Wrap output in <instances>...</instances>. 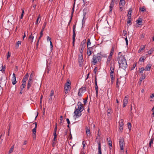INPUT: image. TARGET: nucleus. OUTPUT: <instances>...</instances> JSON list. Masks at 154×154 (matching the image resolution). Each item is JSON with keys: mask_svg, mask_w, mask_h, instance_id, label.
<instances>
[{"mask_svg": "<svg viewBox=\"0 0 154 154\" xmlns=\"http://www.w3.org/2000/svg\"><path fill=\"white\" fill-rule=\"evenodd\" d=\"M114 72H110V78L111 79H114L115 76L113 75Z\"/></svg>", "mask_w": 154, "mask_h": 154, "instance_id": "f704fd0d", "label": "nucleus"}, {"mask_svg": "<svg viewBox=\"0 0 154 154\" xmlns=\"http://www.w3.org/2000/svg\"><path fill=\"white\" fill-rule=\"evenodd\" d=\"M136 66V63L134 64L133 65V67L131 69V70H132L134 69V68H135V67Z\"/></svg>", "mask_w": 154, "mask_h": 154, "instance_id": "69168bd1", "label": "nucleus"}, {"mask_svg": "<svg viewBox=\"0 0 154 154\" xmlns=\"http://www.w3.org/2000/svg\"><path fill=\"white\" fill-rule=\"evenodd\" d=\"M114 3L111 1L110 4V7H113L114 6Z\"/></svg>", "mask_w": 154, "mask_h": 154, "instance_id": "4d7b16f0", "label": "nucleus"}, {"mask_svg": "<svg viewBox=\"0 0 154 154\" xmlns=\"http://www.w3.org/2000/svg\"><path fill=\"white\" fill-rule=\"evenodd\" d=\"M86 91V87H82L80 88L78 91V95L79 97L82 96V94L85 92Z\"/></svg>", "mask_w": 154, "mask_h": 154, "instance_id": "7ed1b4c3", "label": "nucleus"}, {"mask_svg": "<svg viewBox=\"0 0 154 154\" xmlns=\"http://www.w3.org/2000/svg\"><path fill=\"white\" fill-rule=\"evenodd\" d=\"M154 51V48H151L148 51V54L149 55H151Z\"/></svg>", "mask_w": 154, "mask_h": 154, "instance_id": "c85d7f7f", "label": "nucleus"}, {"mask_svg": "<svg viewBox=\"0 0 154 154\" xmlns=\"http://www.w3.org/2000/svg\"><path fill=\"white\" fill-rule=\"evenodd\" d=\"M91 44V42H90V40L89 38H88L87 39V46L88 49H89L91 48V47H89V48L88 47V46L89 45H90Z\"/></svg>", "mask_w": 154, "mask_h": 154, "instance_id": "393cba45", "label": "nucleus"}, {"mask_svg": "<svg viewBox=\"0 0 154 154\" xmlns=\"http://www.w3.org/2000/svg\"><path fill=\"white\" fill-rule=\"evenodd\" d=\"M122 80L121 79H117L116 82V87L117 88H119V85L121 84Z\"/></svg>", "mask_w": 154, "mask_h": 154, "instance_id": "ddd939ff", "label": "nucleus"}, {"mask_svg": "<svg viewBox=\"0 0 154 154\" xmlns=\"http://www.w3.org/2000/svg\"><path fill=\"white\" fill-rule=\"evenodd\" d=\"M21 41H18L16 43V49L18 48L19 47V45H21Z\"/></svg>", "mask_w": 154, "mask_h": 154, "instance_id": "4c0bfd02", "label": "nucleus"}, {"mask_svg": "<svg viewBox=\"0 0 154 154\" xmlns=\"http://www.w3.org/2000/svg\"><path fill=\"white\" fill-rule=\"evenodd\" d=\"M131 18H128V21H127V23L129 24V25H131Z\"/></svg>", "mask_w": 154, "mask_h": 154, "instance_id": "c03bdc74", "label": "nucleus"}, {"mask_svg": "<svg viewBox=\"0 0 154 154\" xmlns=\"http://www.w3.org/2000/svg\"><path fill=\"white\" fill-rule=\"evenodd\" d=\"M128 103V99L127 98V97L126 96H125L123 100V107H125L126 106L127 103Z\"/></svg>", "mask_w": 154, "mask_h": 154, "instance_id": "2eb2a0df", "label": "nucleus"}, {"mask_svg": "<svg viewBox=\"0 0 154 154\" xmlns=\"http://www.w3.org/2000/svg\"><path fill=\"white\" fill-rule=\"evenodd\" d=\"M67 82L65 84V85H69L70 86L71 85V82L69 79H67Z\"/></svg>", "mask_w": 154, "mask_h": 154, "instance_id": "2f4dec72", "label": "nucleus"}, {"mask_svg": "<svg viewBox=\"0 0 154 154\" xmlns=\"http://www.w3.org/2000/svg\"><path fill=\"white\" fill-rule=\"evenodd\" d=\"M14 148V145L12 146H11V147L9 151V153H12L13 152Z\"/></svg>", "mask_w": 154, "mask_h": 154, "instance_id": "473e14b6", "label": "nucleus"}, {"mask_svg": "<svg viewBox=\"0 0 154 154\" xmlns=\"http://www.w3.org/2000/svg\"><path fill=\"white\" fill-rule=\"evenodd\" d=\"M101 52L98 53L96 55H94L93 57L92 62L93 64L95 65L97 63L100 62L102 57H105V55H102Z\"/></svg>", "mask_w": 154, "mask_h": 154, "instance_id": "f03ea898", "label": "nucleus"}, {"mask_svg": "<svg viewBox=\"0 0 154 154\" xmlns=\"http://www.w3.org/2000/svg\"><path fill=\"white\" fill-rule=\"evenodd\" d=\"M144 70H145L144 68L143 67H142L139 69V72L140 73H142Z\"/></svg>", "mask_w": 154, "mask_h": 154, "instance_id": "79ce46f5", "label": "nucleus"}, {"mask_svg": "<svg viewBox=\"0 0 154 154\" xmlns=\"http://www.w3.org/2000/svg\"><path fill=\"white\" fill-rule=\"evenodd\" d=\"M52 96H49V100H48V102L50 103V101H51L52 100Z\"/></svg>", "mask_w": 154, "mask_h": 154, "instance_id": "680f3d73", "label": "nucleus"}, {"mask_svg": "<svg viewBox=\"0 0 154 154\" xmlns=\"http://www.w3.org/2000/svg\"><path fill=\"white\" fill-rule=\"evenodd\" d=\"M77 106L78 107L77 108L79 109V110L82 112L84 109V108L83 106V104L80 101L78 102L77 103Z\"/></svg>", "mask_w": 154, "mask_h": 154, "instance_id": "1a4fd4ad", "label": "nucleus"}, {"mask_svg": "<svg viewBox=\"0 0 154 154\" xmlns=\"http://www.w3.org/2000/svg\"><path fill=\"white\" fill-rule=\"evenodd\" d=\"M127 32L125 30L123 31V35L124 36L127 37Z\"/></svg>", "mask_w": 154, "mask_h": 154, "instance_id": "49530a36", "label": "nucleus"}, {"mask_svg": "<svg viewBox=\"0 0 154 154\" xmlns=\"http://www.w3.org/2000/svg\"><path fill=\"white\" fill-rule=\"evenodd\" d=\"M33 76H34L33 72L32 71L31 72V73L30 75L29 79H30V80H33Z\"/></svg>", "mask_w": 154, "mask_h": 154, "instance_id": "72a5a7b5", "label": "nucleus"}, {"mask_svg": "<svg viewBox=\"0 0 154 154\" xmlns=\"http://www.w3.org/2000/svg\"><path fill=\"white\" fill-rule=\"evenodd\" d=\"M114 47L113 46H112V48H111V50L110 52L114 53Z\"/></svg>", "mask_w": 154, "mask_h": 154, "instance_id": "0e129e2a", "label": "nucleus"}, {"mask_svg": "<svg viewBox=\"0 0 154 154\" xmlns=\"http://www.w3.org/2000/svg\"><path fill=\"white\" fill-rule=\"evenodd\" d=\"M26 86V84L22 83V85L20 87V90H23V89L25 88Z\"/></svg>", "mask_w": 154, "mask_h": 154, "instance_id": "b1692460", "label": "nucleus"}, {"mask_svg": "<svg viewBox=\"0 0 154 154\" xmlns=\"http://www.w3.org/2000/svg\"><path fill=\"white\" fill-rule=\"evenodd\" d=\"M152 65L150 63L148 64L146 67L145 70L146 71H149Z\"/></svg>", "mask_w": 154, "mask_h": 154, "instance_id": "6ab92c4d", "label": "nucleus"}, {"mask_svg": "<svg viewBox=\"0 0 154 154\" xmlns=\"http://www.w3.org/2000/svg\"><path fill=\"white\" fill-rule=\"evenodd\" d=\"M86 41L85 39L84 40L81 42V45H85V43H86Z\"/></svg>", "mask_w": 154, "mask_h": 154, "instance_id": "6e6d98bb", "label": "nucleus"}, {"mask_svg": "<svg viewBox=\"0 0 154 154\" xmlns=\"http://www.w3.org/2000/svg\"><path fill=\"white\" fill-rule=\"evenodd\" d=\"M29 75L28 73H27L23 77L22 82L26 84V82L27 80L29 77Z\"/></svg>", "mask_w": 154, "mask_h": 154, "instance_id": "9d476101", "label": "nucleus"}, {"mask_svg": "<svg viewBox=\"0 0 154 154\" xmlns=\"http://www.w3.org/2000/svg\"><path fill=\"white\" fill-rule=\"evenodd\" d=\"M76 24H74L73 27V35H72V44L73 46L74 45L75 42V37L76 34L75 33V30L76 28Z\"/></svg>", "mask_w": 154, "mask_h": 154, "instance_id": "0eeeda50", "label": "nucleus"}, {"mask_svg": "<svg viewBox=\"0 0 154 154\" xmlns=\"http://www.w3.org/2000/svg\"><path fill=\"white\" fill-rule=\"evenodd\" d=\"M84 61V59L83 58V55L82 54L79 55V62L80 65H81L83 63Z\"/></svg>", "mask_w": 154, "mask_h": 154, "instance_id": "9b49d317", "label": "nucleus"}, {"mask_svg": "<svg viewBox=\"0 0 154 154\" xmlns=\"http://www.w3.org/2000/svg\"><path fill=\"white\" fill-rule=\"evenodd\" d=\"M43 96L42 95L41 96L40 98V104H42V99Z\"/></svg>", "mask_w": 154, "mask_h": 154, "instance_id": "e2e57ef3", "label": "nucleus"}, {"mask_svg": "<svg viewBox=\"0 0 154 154\" xmlns=\"http://www.w3.org/2000/svg\"><path fill=\"white\" fill-rule=\"evenodd\" d=\"M82 112L79 110V109L78 108L76 109L74 112V113L75 114L74 116H75L77 118H78L80 117L82 114Z\"/></svg>", "mask_w": 154, "mask_h": 154, "instance_id": "6e6552de", "label": "nucleus"}, {"mask_svg": "<svg viewBox=\"0 0 154 154\" xmlns=\"http://www.w3.org/2000/svg\"><path fill=\"white\" fill-rule=\"evenodd\" d=\"M97 144L98 145V154H102L101 145L100 141L99 140L97 141Z\"/></svg>", "mask_w": 154, "mask_h": 154, "instance_id": "f8f14e48", "label": "nucleus"}, {"mask_svg": "<svg viewBox=\"0 0 154 154\" xmlns=\"http://www.w3.org/2000/svg\"><path fill=\"white\" fill-rule=\"evenodd\" d=\"M112 112V110L110 109H109L107 110V115L109 116L108 114H109Z\"/></svg>", "mask_w": 154, "mask_h": 154, "instance_id": "de8ad7c7", "label": "nucleus"}, {"mask_svg": "<svg viewBox=\"0 0 154 154\" xmlns=\"http://www.w3.org/2000/svg\"><path fill=\"white\" fill-rule=\"evenodd\" d=\"M87 54L88 57H89L91 54V51L90 50V49H88V51L87 52Z\"/></svg>", "mask_w": 154, "mask_h": 154, "instance_id": "c756f323", "label": "nucleus"}, {"mask_svg": "<svg viewBox=\"0 0 154 154\" xmlns=\"http://www.w3.org/2000/svg\"><path fill=\"white\" fill-rule=\"evenodd\" d=\"M95 90H98V88L97 85V81H96L95 83Z\"/></svg>", "mask_w": 154, "mask_h": 154, "instance_id": "3c124183", "label": "nucleus"}, {"mask_svg": "<svg viewBox=\"0 0 154 154\" xmlns=\"http://www.w3.org/2000/svg\"><path fill=\"white\" fill-rule=\"evenodd\" d=\"M136 22L137 23L139 24V25H141L140 23H142V19L140 18H139L136 21Z\"/></svg>", "mask_w": 154, "mask_h": 154, "instance_id": "5701e85b", "label": "nucleus"}, {"mask_svg": "<svg viewBox=\"0 0 154 154\" xmlns=\"http://www.w3.org/2000/svg\"><path fill=\"white\" fill-rule=\"evenodd\" d=\"M39 18H40V15H39L38 16V18L36 20V21L35 23V24H38V20Z\"/></svg>", "mask_w": 154, "mask_h": 154, "instance_id": "a18cd8bd", "label": "nucleus"}, {"mask_svg": "<svg viewBox=\"0 0 154 154\" xmlns=\"http://www.w3.org/2000/svg\"><path fill=\"white\" fill-rule=\"evenodd\" d=\"M119 145L121 150H124L123 146H125V142L124 139L122 137L120 138L119 140Z\"/></svg>", "mask_w": 154, "mask_h": 154, "instance_id": "423d86ee", "label": "nucleus"}, {"mask_svg": "<svg viewBox=\"0 0 154 154\" xmlns=\"http://www.w3.org/2000/svg\"><path fill=\"white\" fill-rule=\"evenodd\" d=\"M118 1L119 0H112L111 1L114 3H115L116 4H117Z\"/></svg>", "mask_w": 154, "mask_h": 154, "instance_id": "603ef678", "label": "nucleus"}, {"mask_svg": "<svg viewBox=\"0 0 154 154\" xmlns=\"http://www.w3.org/2000/svg\"><path fill=\"white\" fill-rule=\"evenodd\" d=\"M54 91L53 90H52L51 91V93L50 94V96H52L54 95Z\"/></svg>", "mask_w": 154, "mask_h": 154, "instance_id": "09e8293b", "label": "nucleus"}, {"mask_svg": "<svg viewBox=\"0 0 154 154\" xmlns=\"http://www.w3.org/2000/svg\"><path fill=\"white\" fill-rule=\"evenodd\" d=\"M97 69H98V68L97 67H96L94 68V72L95 74L96 73V72L97 71Z\"/></svg>", "mask_w": 154, "mask_h": 154, "instance_id": "864d4df0", "label": "nucleus"}, {"mask_svg": "<svg viewBox=\"0 0 154 154\" xmlns=\"http://www.w3.org/2000/svg\"><path fill=\"white\" fill-rule=\"evenodd\" d=\"M141 77L140 78L139 80H141V81H142V80L146 78V76L145 75H143V74H141Z\"/></svg>", "mask_w": 154, "mask_h": 154, "instance_id": "e433bc0d", "label": "nucleus"}, {"mask_svg": "<svg viewBox=\"0 0 154 154\" xmlns=\"http://www.w3.org/2000/svg\"><path fill=\"white\" fill-rule=\"evenodd\" d=\"M50 70V67L49 66H47V67L45 70V72H47L48 73L49 72Z\"/></svg>", "mask_w": 154, "mask_h": 154, "instance_id": "8fccbe9b", "label": "nucleus"}, {"mask_svg": "<svg viewBox=\"0 0 154 154\" xmlns=\"http://www.w3.org/2000/svg\"><path fill=\"white\" fill-rule=\"evenodd\" d=\"M33 80H30V79H29L28 81V82L27 84V90H29L30 87H31L32 84Z\"/></svg>", "mask_w": 154, "mask_h": 154, "instance_id": "4468645a", "label": "nucleus"}, {"mask_svg": "<svg viewBox=\"0 0 154 154\" xmlns=\"http://www.w3.org/2000/svg\"><path fill=\"white\" fill-rule=\"evenodd\" d=\"M85 47V45H80V48H79V51H80V52L81 54H82L83 50L84 49V48Z\"/></svg>", "mask_w": 154, "mask_h": 154, "instance_id": "dca6fc26", "label": "nucleus"}, {"mask_svg": "<svg viewBox=\"0 0 154 154\" xmlns=\"http://www.w3.org/2000/svg\"><path fill=\"white\" fill-rule=\"evenodd\" d=\"M123 125L124 123L122 121L119 122V126H123Z\"/></svg>", "mask_w": 154, "mask_h": 154, "instance_id": "5fc2aeb1", "label": "nucleus"}, {"mask_svg": "<svg viewBox=\"0 0 154 154\" xmlns=\"http://www.w3.org/2000/svg\"><path fill=\"white\" fill-rule=\"evenodd\" d=\"M35 124V128L32 130V137L33 139H35L36 138V128L37 127V124L36 122H35L32 124V125H34Z\"/></svg>", "mask_w": 154, "mask_h": 154, "instance_id": "20e7f679", "label": "nucleus"}, {"mask_svg": "<svg viewBox=\"0 0 154 154\" xmlns=\"http://www.w3.org/2000/svg\"><path fill=\"white\" fill-rule=\"evenodd\" d=\"M119 129L120 131L122 132V130H123V126H119Z\"/></svg>", "mask_w": 154, "mask_h": 154, "instance_id": "13d9d810", "label": "nucleus"}, {"mask_svg": "<svg viewBox=\"0 0 154 154\" xmlns=\"http://www.w3.org/2000/svg\"><path fill=\"white\" fill-rule=\"evenodd\" d=\"M132 13V10L131 8H129V11L128 14V18H131V14Z\"/></svg>", "mask_w": 154, "mask_h": 154, "instance_id": "a211bd4d", "label": "nucleus"}, {"mask_svg": "<svg viewBox=\"0 0 154 154\" xmlns=\"http://www.w3.org/2000/svg\"><path fill=\"white\" fill-rule=\"evenodd\" d=\"M63 116H61L60 117V121L59 124L60 125H62L63 124Z\"/></svg>", "mask_w": 154, "mask_h": 154, "instance_id": "c9c22d12", "label": "nucleus"}, {"mask_svg": "<svg viewBox=\"0 0 154 154\" xmlns=\"http://www.w3.org/2000/svg\"><path fill=\"white\" fill-rule=\"evenodd\" d=\"M146 45H141L140 48L138 51V52L139 53H140L142 50L144 49L145 48Z\"/></svg>", "mask_w": 154, "mask_h": 154, "instance_id": "412c9836", "label": "nucleus"}, {"mask_svg": "<svg viewBox=\"0 0 154 154\" xmlns=\"http://www.w3.org/2000/svg\"><path fill=\"white\" fill-rule=\"evenodd\" d=\"M86 133L87 135L88 136H90V127H86Z\"/></svg>", "mask_w": 154, "mask_h": 154, "instance_id": "f3484780", "label": "nucleus"}, {"mask_svg": "<svg viewBox=\"0 0 154 154\" xmlns=\"http://www.w3.org/2000/svg\"><path fill=\"white\" fill-rule=\"evenodd\" d=\"M43 32L42 31H41L40 33V36L39 37L38 40H39L42 37V36L43 35Z\"/></svg>", "mask_w": 154, "mask_h": 154, "instance_id": "37998d69", "label": "nucleus"}, {"mask_svg": "<svg viewBox=\"0 0 154 154\" xmlns=\"http://www.w3.org/2000/svg\"><path fill=\"white\" fill-rule=\"evenodd\" d=\"M12 84L13 85H15L17 83V81L16 80V78H12Z\"/></svg>", "mask_w": 154, "mask_h": 154, "instance_id": "a878e982", "label": "nucleus"}, {"mask_svg": "<svg viewBox=\"0 0 154 154\" xmlns=\"http://www.w3.org/2000/svg\"><path fill=\"white\" fill-rule=\"evenodd\" d=\"M112 57L109 56L107 59V60L110 61L112 59Z\"/></svg>", "mask_w": 154, "mask_h": 154, "instance_id": "bf43d9fd", "label": "nucleus"}, {"mask_svg": "<svg viewBox=\"0 0 154 154\" xmlns=\"http://www.w3.org/2000/svg\"><path fill=\"white\" fill-rule=\"evenodd\" d=\"M57 131V127H55L54 128L53 133H56Z\"/></svg>", "mask_w": 154, "mask_h": 154, "instance_id": "338daca9", "label": "nucleus"}, {"mask_svg": "<svg viewBox=\"0 0 154 154\" xmlns=\"http://www.w3.org/2000/svg\"><path fill=\"white\" fill-rule=\"evenodd\" d=\"M75 1H76V0H74V3L73 4V7L72 9V13H71V16H72H72H73V13L74 11V8H75Z\"/></svg>", "mask_w": 154, "mask_h": 154, "instance_id": "cd10ccee", "label": "nucleus"}, {"mask_svg": "<svg viewBox=\"0 0 154 154\" xmlns=\"http://www.w3.org/2000/svg\"><path fill=\"white\" fill-rule=\"evenodd\" d=\"M118 63L120 68L125 69L127 67L126 60L124 55L121 54V52H119L118 54Z\"/></svg>", "mask_w": 154, "mask_h": 154, "instance_id": "f257e3e1", "label": "nucleus"}, {"mask_svg": "<svg viewBox=\"0 0 154 154\" xmlns=\"http://www.w3.org/2000/svg\"><path fill=\"white\" fill-rule=\"evenodd\" d=\"M64 89H65V94H67L69 91H70L71 88L65 87L64 88Z\"/></svg>", "mask_w": 154, "mask_h": 154, "instance_id": "4be33fe9", "label": "nucleus"}, {"mask_svg": "<svg viewBox=\"0 0 154 154\" xmlns=\"http://www.w3.org/2000/svg\"><path fill=\"white\" fill-rule=\"evenodd\" d=\"M153 140H154V138L152 137L150 139V142H149V146L150 147H151V144L153 143Z\"/></svg>", "mask_w": 154, "mask_h": 154, "instance_id": "bb28decb", "label": "nucleus"}, {"mask_svg": "<svg viewBox=\"0 0 154 154\" xmlns=\"http://www.w3.org/2000/svg\"><path fill=\"white\" fill-rule=\"evenodd\" d=\"M46 24H47L46 22H45L43 24V25L42 26V28L41 31H44L45 28L46 26Z\"/></svg>", "mask_w": 154, "mask_h": 154, "instance_id": "7c9ffc66", "label": "nucleus"}, {"mask_svg": "<svg viewBox=\"0 0 154 154\" xmlns=\"http://www.w3.org/2000/svg\"><path fill=\"white\" fill-rule=\"evenodd\" d=\"M140 10L142 11L143 12H144L146 11V9L144 7H143L142 8H140Z\"/></svg>", "mask_w": 154, "mask_h": 154, "instance_id": "ea45409f", "label": "nucleus"}, {"mask_svg": "<svg viewBox=\"0 0 154 154\" xmlns=\"http://www.w3.org/2000/svg\"><path fill=\"white\" fill-rule=\"evenodd\" d=\"M121 1V2L120 1V2L119 3V6L122 5V6H124V5H125V3H123V2L122 1Z\"/></svg>", "mask_w": 154, "mask_h": 154, "instance_id": "a19ab883", "label": "nucleus"}, {"mask_svg": "<svg viewBox=\"0 0 154 154\" xmlns=\"http://www.w3.org/2000/svg\"><path fill=\"white\" fill-rule=\"evenodd\" d=\"M115 62L114 60H112L109 65L110 72H114L115 70Z\"/></svg>", "mask_w": 154, "mask_h": 154, "instance_id": "39448f33", "label": "nucleus"}, {"mask_svg": "<svg viewBox=\"0 0 154 154\" xmlns=\"http://www.w3.org/2000/svg\"><path fill=\"white\" fill-rule=\"evenodd\" d=\"M34 36L32 35V33H31L30 35L29 36V40L30 42L31 43H32L33 42Z\"/></svg>", "mask_w": 154, "mask_h": 154, "instance_id": "aec40b11", "label": "nucleus"}, {"mask_svg": "<svg viewBox=\"0 0 154 154\" xmlns=\"http://www.w3.org/2000/svg\"><path fill=\"white\" fill-rule=\"evenodd\" d=\"M1 69H0V71H4L5 70V66H3L2 65H1Z\"/></svg>", "mask_w": 154, "mask_h": 154, "instance_id": "58836bf2", "label": "nucleus"}, {"mask_svg": "<svg viewBox=\"0 0 154 154\" xmlns=\"http://www.w3.org/2000/svg\"><path fill=\"white\" fill-rule=\"evenodd\" d=\"M11 56V53L9 52H8V55H7V58L8 59V58L10 57Z\"/></svg>", "mask_w": 154, "mask_h": 154, "instance_id": "052dcab7", "label": "nucleus"}, {"mask_svg": "<svg viewBox=\"0 0 154 154\" xmlns=\"http://www.w3.org/2000/svg\"><path fill=\"white\" fill-rule=\"evenodd\" d=\"M66 121L67 122L68 124L69 125L70 123V122L69 119H66Z\"/></svg>", "mask_w": 154, "mask_h": 154, "instance_id": "774afa93", "label": "nucleus"}]
</instances>
